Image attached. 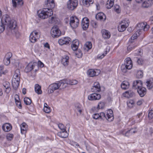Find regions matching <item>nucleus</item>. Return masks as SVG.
I'll use <instances>...</instances> for the list:
<instances>
[{"label": "nucleus", "mask_w": 153, "mask_h": 153, "mask_svg": "<svg viewBox=\"0 0 153 153\" xmlns=\"http://www.w3.org/2000/svg\"><path fill=\"white\" fill-rule=\"evenodd\" d=\"M53 14L52 10L48 8H45L37 11L38 16L42 19H45L51 16Z\"/></svg>", "instance_id": "obj_1"}, {"label": "nucleus", "mask_w": 153, "mask_h": 153, "mask_svg": "<svg viewBox=\"0 0 153 153\" xmlns=\"http://www.w3.org/2000/svg\"><path fill=\"white\" fill-rule=\"evenodd\" d=\"M20 71L19 69L16 70L15 72L12 80V85L15 89L18 87L20 82Z\"/></svg>", "instance_id": "obj_2"}, {"label": "nucleus", "mask_w": 153, "mask_h": 153, "mask_svg": "<svg viewBox=\"0 0 153 153\" xmlns=\"http://www.w3.org/2000/svg\"><path fill=\"white\" fill-rule=\"evenodd\" d=\"M64 82L63 81H61L57 83H54L51 85L49 86V88L48 91V92L49 94L53 93L55 90L59 89L61 87H62L63 88V86Z\"/></svg>", "instance_id": "obj_3"}, {"label": "nucleus", "mask_w": 153, "mask_h": 153, "mask_svg": "<svg viewBox=\"0 0 153 153\" xmlns=\"http://www.w3.org/2000/svg\"><path fill=\"white\" fill-rule=\"evenodd\" d=\"M1 21L2 23H4V25H7V27H11L10 24L9 23H13V25L14 27H15L16 21L13 19H11L9 16L7 14H5L3 15L1 19Z\"/></svg>", "instance_id": "obj_4"}, {"label": "nucleus", "mask_w": 153, "mask_h": 153, "mask_svg": "<svg viewBox=\"0 0 153 153\" xmlns=\"http://www.w3.org/2000/svg\"><path fill=\"white\" fill-rule=\"evenodd\" d=\"M149 27V25H148L146 22H145L138 24L136 28L137 30H139V32L141 33L143 30L144 31L148 30Z\"/></svg>", "instance_id": "obj_5"}, {"label": "nucleus", "mask_w": 153, "mask_h": 153, "mask_svg": "<svg viewBox=\"0 0 153 153\" xmlns=\"http://www.w3.org/2000/svg\"><path fill=\"white\" fill-rule=\"evenodd\" d=\"M69 24L72 28H76L79 25V20L76 17L72 16L70 18Z\"/></svg>", "instance_id": "obj_6"}, {"label": "nucleus", "mask_w": 153, "mask_h": 153, "mask_svg": "<svg viewBox=\"0 0 153 153\" xmlns=\"http://www.w3.org/2000/svg\"><path fill=\"white\" fill-rule=\"evenodd\" d=\"M40 34L39 32L36 30L33 31L30 34L29 37L30 41L32 43H35L39 39Z\"/></svg>", "instance_id": "obj_7"}, {"label": "nucleus", "mask_w": 153, "mask_h": 153, "mask_svg": "<svg viewBox=\"0 0 153 153\" xmlns=\"http://www.w3.org/2000/svg\"><path fill=\"white\" fill-rule=\"evenodd\" d=\"M51 33V36L53 38H57L61 35L60 31L56 26H53L52 27Z\"/></svg>", "instance_id": "obj_8"}, {"label": "nucleus", "mask_w": 153, "mask_h": 153, "mask_svg": "<svg viewBox=\"0 0 153 153\" xmlns=\"http://www.w3.org/2000/svg\"><path fill=\"white\" fill-rule=\"evenodd\" d=\"M77 0H69L67 3V8L70 10H73L78 5Z\"/></svg>", "instance_id": "obj_9"}, {"label": "nucleus", "mask_w": 153, "mask_h": 153, "mask_svg": "<svg viewBox=\"0 0 153 153\" xmlns=\"http://www.w3.org/2000/svg\"><path fill=\"white\" fill-rule=\"evenodd\" d=\"M101 98V95L98 93H94L89 95L88 97V99L91 101L97 100Z\"/></svg>", "instance_id": "obj_10"}, {"label": "nucleus", "mask_w": 153, "mask_h": 153, "mask_svg": "<svg viewBox=\"0 0 153 153\" xmlns=\"http://www.w3.org/2000/svg\"><path fill=\"white\" fill-rule=\"evenodd\" d=\"M128 24L126 21L123 20L118 26V30L120 32H123L128 26Z\"/></svg>", "instance_id": "obj_11"}, {"label": "nucleus", "mask_w": 153, "mask_h": 153, "mask_svg": "<svg viewBox=\"0 0 153 153\" xmlns=\"http://www.w3.org/2000/svg\"><path fill=\"white\" fill-rule=\"evenodd\" d=\"M71 41V39L70 38L66 37L62 38L59 39L58 42L59 45H62L69 44Z\"/></svg>", "instance_id": "obj_12"}, {"label": "nucleus", "mask_w": 153, "mask_h": 153, "mask_svg": "<svg viewBox=\"0 0 153 153\" xmlns=\"http://www.w3.org/2000/svg\"><path fill=\"white\" fill-rule=\"evenodd\" d=\"M114 118L112 110L110 109L107 111L106 116L105 115V117L104 118V119H106L108 121L111 122L113 120Z\"/></svg>", "instance_id": "obj_13"}, {"label": "nucleus", "mask_w": 153, "mask_h": 153, "mask_svg": "<svg viewBox=\"0 0 153 153\" xmlns=\"http://www.w3.org/2000/svg\"><path fill=\"white\" fill-rule=\"evenodd\" d=\"M100 71L99 70L96 69L95 70L93 69L89 70L87 72L88 74L91 77L98 75L100 73Z\"/></svg>", "instance_id": "obj_14"}, {"label": "nucleus", "mask_w": 153, "mask_h": 153, "mask_svg": "<svg viewBox=\"0 0 153 153\" xmlns=\"http://www.w3.org/2000/svg\"><path fill=\"white\" fill-rule=\"evenodd\" d=\"M81 25L83 29L86 30L89 25V20L86 17L83 18L82 21Z\"/></svg>", "instance_id": "obj_15"}, {"label": "nucleus", "mask_w": 153, "mask_h": 153, "mask_svg": "<svg viewBox=\"0 0 153 153\" xmlns=\"http://www.w3.org/2000/svg\"><path fill=\"white\" fill-rule=\"evenodd\" d=\"M100 86L99 82H95L92 88L91 89V91L94 92H98L100 91Z\"/></svg>", "instance_id": "obj_16"}, {"label": "nucleus", "mask_w": 153, "mask_h": 153, "mask_svg": "<svg viewBox=\"0 0 153 153\" xmlns=\"http://www.w3.org/2000/svg\"><path fill=\"white\" fill-rule=\"evenodd\" d=\"M127 67L128 70L131 69L132 67V63L131 59L129 57L127 58L125 60L124 64Z\"/></svg>", "instance_id": "obj_17"}, {"label": "nucleus", "mask_w": 153, "mask_h": 153, "mask_svg": "<svg viewBox=\"0 0 153 153\" xmlns=\"http://www.w3.org/2000/svg\"><path fill=\"white\" fill-rule=\"evenodd\" d=\"M105 117V114L103 112L94 114L93 115V118L95 119H104Z\"/></svg>", "instance_id": "obj_18"}, {"label": "nucleus", "mask_w": 153, "mask_h": 153, "mask_svg": "<svg viewBox=\"0 0 153 153\" xmlns=\"http://www.w3.org/2000/svg\"><path fill=\"white\" fill-rule=\"evenodd\" d=\"M69 57L67 55L63 56L61 60V62L65 66H67L69 63Z\"/></svg>", "instance_id": "obj_19"}, {"label": "nucleus", "mask_w": 153, "mask_h": 153, "mask_svg": "<svg viewBox=\"0 0 153 153\" xmlns=\"http://www.w3.org/2000/svg\"><path fill=\"white\" fill-rule=\"evenodd\" d=\"M36 64V63L30 62L29 63L26 67L25 69V71L27 73L31 71L33 69Z\"/></svg>", "instance_id": "obj_20"}, {"label": "nucleus", "mask_w": 153, "mask_h": 153, "mask_svg": "<svg viewBox=\"0 0 153 153\" xmlns=\"http://www.w3.org/2000/svg\"><path fill=\"white\" fill-rule=\"evenodd\" d=\"M83 111V108L81 105L79 104H77L76 105L75 107V111L78 116L81 115Z\"/></svg>", "instance_id": "obj_21"}, {"label": "nucleus", "mask_w": 153, "mask_h": 153, "mask_svg": "<svg viewBox=\"0 0 153 153\" xmlns=\"http://www.w3.org/2000/svg\"><path fill=\"white\" fill-rule=\"evenodd\" d=\"M96 18L98 20H100L101 21H104L106 19V17L104 13L100 12L98 13L96 15Z\"/></svg>", "instance_id": "obj_22"}, {"label": "nucleus", "mask_w": 153, "mask_h": 153, "mask_svg": "<svg viewBox=\"0 0 153 153\" xmlns=\"http://www.w3.org/2000/svg\"><path fill=\"white\" fill-rule=\"evenodd\" d=\"M13 6L16 7L22 6L23 4L22 0H12Z\"/></svg>", "instance_id": "obj_23"}, {"label": "nucleus", "mask_w": 153, "mask_h": 153, "mask_svg": "<svg viewBox=\"0 0 153 153\" xmlns=\"http://www.w3.org/2000/svg\"><path fill=\"white\" fill-rule=\"evenodd\" d=\"M142 82L140 80H136L134 82L133 85V88L134 89H137L142 87Z\"/></svg>", "instance_id": "obj_24"}, {"label": "nucleus", "mask_w": 153, "mask_h": 153, "mask_svg": "<svg viewBox=\"0 0 153 153\" xmlns=\"http://www.w3.org/2000/svg\"><path fill=\"white\" fill-rule=\"evenodd\" d=\"M21 133L22 134H25L28 129V126L25 123H22L20 125Z\"/></svg>", "instance_id": "obj_25"}, {"label": "nucleus", "mask_w": 153, "mask_h": 153, "mask_svg": "<svg viewBox=\"0 0 153 153\" xmlns=\"http://www.w3.org/2000/svg\"><path fill=\"white\" fill-rule=\"evenodd\" d=\"M79 45V42L78 40L75 39L72 42L71 45V48L73 51H76L78 48V46Z\"/></svg>", "instance_id": "obj_26"}, {"label": "nucleus", "mask_w": 153, "mask_h": 153, "mask_svg": "<svg viewBox=\"0 0 153 153\" xmlns=\"http://www.w3.org/2000/svg\"><path fill=\"white\" fill-rule=\"evenodd\" d=\"M146 89L142 86L137 89L138 93L141 97H143L145 95L146 93Z\"/></svg>", "instance_id": "obj_27"}, {"label": "nucleus", "mask_w": 153, "mask_h": 153, "mask_svg": "<svg viewBox=\"0 0 153 153\" xmlns=\"http://www.w3.org/2000/svg\"><path fill=\"white\" fill-rule=\"evenodd\" d=\"M101 32L103 37L105 39H109L111 36L110 33L108 30H102Z\"/></svg>", "instance_id": "obj_28"}, {"label": "nucleus", "mask_w": 153, "mask_h": 153, "mask_svg": "<svg viewBox=\"0 0 153 153\" xmlns=\"http://www.w3.org/2000/svg\"><path fill=\"white\" fill-rule=\"evenodd\" d=\"M2 128L3 131L6 132L10 131L12 129L11 125L8 123L4 124L2 126Z\"/></svg>", "instance_id": "obj_29"}, {"label": "nucleus", "mask_w": 153, "mask_h": 153, "mask_svg": "<svg viewBox=\"0 0 153 153\" xmlns=\"http://www.w3.org/2000/svg\"><path fill=\"white\" fill-rule=\"evenodd\" d=\"M134 95V92L131 90L126 91L123 94V96L127 98L132 97Z\"/></svg>", "instance_id": "obj_30"}, {"label": "nucleus", "mask_w": 153, "mask_h": 153, "mask_svg": "<svg viewBox=\"0 0 153 153\" xmlns=\"http://www.w3.org/2000/svg\"><path fill=\"white\" fill-rule=\"evenodd\" d=\"M152 3V0H147L143 2L142 7L144 8H147L151 6Z\"/></svg>", "instance_id": "obj_31"}, {"label": "nucleus", "mask_w": 153, "mask_h": 153, "mask_svg": "<svg viewBox=\"0 0 153 153\" xmlns=\"http://www.w3.org/2000/svg\"><path fill=\"white\" fill-rule=\"evenodd\" d=\"M57 134L59 137L62 138H66L68 135V134L66 130H65V131H62L58 132Z\"/></svg>", "instance_id": "obj_32"}, {"label": "nucleus", "mask_w": 153, "mask_h": 153, "mask_svg": "<svg viewBox=\"0 0 153 153\" xmlns=\"http://www.w3.org/2000/svg\"><path fill=\"white\" fill-rule=\"evenodd\" d=\"M3 86L5 88V92L7 94L8 93L10 90V83L7 82H5L3 83Z\"/></svg>", "instance_id": "obj_33"}, {"label": "nucleus", "mask_w": 153, "mask_h": 153, "mask_svg": "<svg viewBox=\"0 0 153 153\" xmlns=\"http://www.w3.org/2000/svg\"><path fill=\"white\" fill-rule=\"evenodd\" d=\"M35 92L38 94H41L42 93L41 87L38 84H36L35 85Z\"/></svg>", "instance_id": "obj_34"}, {"label": "nucleus", "mask_w": 153, "mask_h": 153, "mask_svg": "<svg viewBox=\"0 0 153 153\" xmlns=\"http://www.w3.org/2000/svg\"><path fill=\"white\" fill-rule=\"evenodd\" d=\"M92 48V44L90 42H87L84 47V49L86 51H88Z\"/></svg>", "instance_id": "obj_35"}, {"label": "nucleus", "mask_w": 153, "mask_h": 153, "mask_svg": "<svg viewBox=\"0 0 153 153\" xmlns=\"http://www.w3.org/2000/svg\"><path fill=\"white\" fill-rule=\"evenodd\" d=\"M114 0H108L107 1L105 5L106 7L108 9H110L114 5Z\"/></svg>", "instance_id": "obj_36"}, {"label": "nucleus", "mask_w": 153, "mask_h": 153, "mask_svg": "<svg viewBox=\"0 0 153 153\" xmlns=\"http://www.w3.org/2000/svg\"><path fill=\"white\" fill-rule=\"evenodd\" d=\"M129 86V84L128 82L126 81H123L121 84V88L124 89H126L128 88Z\"/></svg>", "instance_id": "obj_37"}, {"label": "nucleus", "mask_w": 153, "mask_h": 153, "mask_svg": "<svg viewBox=\"0 0 153 153\" xmlns=\"http://www.w3.org/2000/svg\"><path fill=\"white\" fill-rule=\"evenodd\" d=\"M128 131V129H123L120 131V133L125 136H129V132Z\"/></svg>", "instance_id": "obj_38"}, {"label": "nucleus", "mask_w": 153, "mask_h": 153, "mask_svg": "<svg viewBox=\"0 0 153 153\" xmlns=\"http://www.w3.org/2000/svg\"><path fill=\"white\" fill-rule=\"evenodd\" d=\"M58 20V19L57 17L55 16H53L49 19V22L51 24H56Z\"/></svg>", "instance_id": "obj_39"}, {"label": "nucleus", "mask_w": 153, "mask_h": 153, "mask_svg": "<svg viewBox=\"0 0 153 153\" xmlns=\"http://www.w3.org/2000/svg\"><path fill=\"white\" fill-rule=\"evenodd\" d=\"M64 82V83H66L68 84L71 85H75L77 84L78 83V81L75 80H69L67 82L65 81Z\"/></svg>", "instance_id": "obj_40"}, {"label": "nucleus", "mask_w": 153, "mask_h": 153, "mask_svg": "<svg viewBox=\"0 0 153 153\" xmlns=\"http://www.w3.org/2000/svg\"><path fill=\"white\" fill-rule=\"evenodd\" d=\"M93 0H83V4L86 6H89L90 4H92L93 3Z\"/></svg>", "instance_id": "obj_41"}, {"label": "nucleus", "mask_w": 153, "mask_h": 153, "mask_svg": "<svg viewBox=\"0 0 153 153\" xmlns=\"http://www.w3.org/2000/svg\"><path fill=\"white\" fill-rule=\"evenodd\" d=\"M127 103L128 107L130 108L133 107L134 105V100H128Z\"/></svg>", "instance_id": "obj_42"}, {"label": "nucleus", "mask_w": 153, "mask_h": 153, "mask_svg": "<svg viewBox=\"0 0 153 153\" xmlns=\"http://www.w3.org/2000/svg\"><path fill=\"white\" fill-rule=\"evenodd\" d=\"M47 4L48 6L50 5L52 8H53L54 6V1L53 0H47Z\"/></svg>", "instance_id": "obj_43"}, {"label": "nucleus", "mask_w": 153, "mask_h": 153, "mask_svg": "<svg viewBox=\"0 0 153 153\" xmlns=\"http://www.w3.org/2000/svg\"><path fill=\"white\" fill-rule=\"evenodd\" d=\"M105 106L104 103L102 102H100L97 105V108L98 109H103Z\"/></svg>", "instance_id": "obj_44"}, {"label": "nucleus", "mask_w": 153, "mask_h": 153, "mask_svg": "<svg viewBox=\"0 0 153 153\" xmlns=\"http://www.w3.org/2000/svg\"><path fill=\"white\" fill-rule=\"evenodd\" d=\"M143 73L141 71L138 70L137 71L136 76L137 78H140L143 77Z\"/></svg>", "instance_id": "obj_45"}, {"label": "nucleus", "mask_w": 153, "mask_h": 153, "mask_svg": "<svg viewBox=\"0 0 153 153\" xmlns=\"http://www.w3.org/2000/svg\"><path fill=\"white\" fill-rule=\"evenodd\" d=\"M141 33L139 32V30H137L135 33L131 37L132 40H134L137 38L138 36H139Z\"/></svg>", "instance_id": "obj_46"}, {"label": "nucleus", "mask_w": 153, "mask_h": 153, "mask_svg": "<svg viewBox=\"0 0 153 153\" xmlns=\"http://www.w3.org/2000/svg\"><path fill=\"white\" fill-rule=\"evenodd\" d=\"M25 103L27 105H30L31 102V100L30 99L27 97H25L24 99Z\"/></svg>", "instance_id": "obj_47"}, {"label": "nucleus", "mask_w": 153, "mask_h": 153, "mask_svg": "<svg viewBox=\"0 0 153 153\" xmlns=\"http://www.w3.org/2000/svg\"><path fill=\"white\" fill-rule=\"evenodd\" d=\"M129 132V136L131 134L136 133L137 131V130L136 128H132L129 130L128 129Z\"/></svg>", "instance_id": "obj_48"}, {"label": "nucleus", "mask_w": 153, "mask_h": 153, "mask_svg": "<svg viewBox=\"0 0 153 153\" xmlns=\"http://www.w3.org/2000/svg\"><path fill=\"white\" fill-rule=\"evenodd\" d=\"M75 54L76 57L78 58H81L82 55V53L80 50H78L75 53Z\"/></svg>", "instance_id": "obj_49"}, {"label": "nucleus", "mask_w": 153, "mask_h": 153, "mask_svg": "<svg viewBox=\"0 0 153 153\" xmlns=\"http://www.w3.org/2000/svg\"><path fill=\"white\" fill-rule=\"evenodd\" d=\"M128 69L127 68V67L124 64H122L121 66V70L123 73H126Z\"/></svg>", "instance_id": "obj_50"}, {"label": "nucleus", "mask_w": 153, "mask_h": 153, "mask_svg": "<svg viewBox=\"0 0 153 153\" xmlns=\"http://www.w3.org/2000/svg\"><path fill=\"white\" fill-rule=\"evenodd\" d=\"M10 24V26H11V27H7V28H9L11 30H13L14 29H16V28L17 27V23H16V24H15V27H14L13 26V25L14 24L13 23H10V22H9Z\"/></svg>", "instance_id": "obj_51"}, {"label": "nucleus", "mask_w": 153, "mask_h": 153, "mask_svg": "<svg viewBox=\"0 0 153 153\" xmlns=\"http://www.w3.org/2000/svg\"><path fill=\"white\" fill-rule=\"evenodd\" d=\"M136 123L135 120L134 119V118H130L128 121V123L131 125L134 124Z\"/></svg>", "instance_id": "obj_52"}, {"label": "nucleus", "mask_w": 153, "mask_h": 153, "mask_svg": "<svg viewBox=\"0 0 153 153\" xmlns=\"http://www.w3.org/2000/svg\"><path fill=\"white\" fill-rule=\"evenodd\" d=\"M5 26L4 24L2 22H0V33L2 32L5 29Z\"/></svg>", "instance_id": "obj_53"}, {"label": "nucleus", "mask_w": 153, "mask_h": 153, "mask_svg": "<svg viewBox=\"0 0 153 153\" xmlns=\"http://www.w3.org/2000/svg\"><path fill=\"white\" fill-rule=\"evenodd\" d=\"M13 135L12 134L8 133L6 136L7 139L9 140H11L13 138Z\"/></svg>", "instance_id": "obj_54"}, {"label": "nucleus", "mask_w": 153, "mask_h": 153, "mask_svg": "<svg viewBox=\"0 0 153 153\" xmlns=\"http://www.w3.org/2000/svg\"><path fill=\"white\" fill-rule=\"evenodd\" d=\"M114 10L117 13H119L120 11L119 6L117 5H115L114 6Z\"/></svg>", "instance_id": "obj_55"}, {"label": "nucleus", "mask_w": 153, "mask_h": 153, "mask_svg": "<svg viewBox=\"0 0 153 153\" xmlns=\"http://www.w3.org/2000/svg\"><path fill=\"white\" fill-rule=\"evenodd\" d=\"M134 49L133 44L132 43H131L130 45L127 47V50L128 52H130L131 51Z\"/></svg>", "instance_id": "obj_56"}, {"label": "nucleus", "mask_w": 153, "mask_h": 153, "mask_svg": "<svg viewBox=\"0 0 153 153\" xmlns=\"http://www.w3.org/2000/svg\"><path fill=\"white\" fill-rule=\"evenodd\" d=\"M149 119H152L153 117V109L149 110L148 115Z\"/></svg>", "instance_id": "obj_57"}, {"label": "nucleus", "mask_w": 153, "mask_h": 153, "mask_svg": "<svg viewBox=\"0 0 153 153\" xmlns=\"http://www.w3.org/2000/svg\"><path fill=\"white\" fill-rule=\"evenodd\" d=\"M58 126L59 128L62 130V131H65L66 130V128L65 126L64 125L62 124L59 123L58 125Z\"/></svg>", "instance_id": "obj_58"}, {"label": "nucleus", "mask_w": 153, "mask_h": 153, "mask_svg": "<svg viewBox=\"0 0 153 153\" xmlns=\"http://www.w3.org/2000/svg\"><path fill=\"white\" fill-rule=\"evenodd\" d=\"M12 56V53L10 52L7 53L5 55V58L10 60V58Z\"/></svg>", "instance_id": "obj_59"}, {"label": "nucleus", "mask_w": 153, "mask_h": 153, "mask_svg": "<svg viewBox=\"0 0 153 153\" xmlns=\"http://www.w3.org/2000/svg\"><path fill=\"white\" fill-rule=\"evenodd\" d=\"M44 111L46 113H49L51 112V108L49 107H45L44 108Z\"/></svg>", "instance_id": "obj_60"}, {"label": "nucleus", "mask_w": 153, "mask_h": 153, "mask_svg": "<svg viewBox=\"0 0 153 153\" xmlns=\"http://www.w3.org/2000/svg\"><path fill=\"white\" fill-rule=\"evenodd\" d=\"M146 85L148 89H150L153 87L152 84L149 81H147L146 82Z\"/></svg>", "instance_id": "obj_61"}, {"label": "nucleus", "mask_w": 153, "mask_h": 153, "mask_svg": "<svg viewBox=\"0 0 153 153\" xmlns=\"http://www.w3.org/2000/svg\"><path fill=\"white\" fill-rule=\"evenodd\" d=\"M4 63L5 65H8L10 63V60L6 59L4 58Z\"/></svg>", "instance_id": "obj_62"}, {"label": "nucleus", "mask_w": 153, "mask_h": 153, "mask_svg": "<svg viewBox=\"0 0 153 153\" xmlns=\"http://www.w3.org/2000/svg\"><path fill=\"white\" fill-rule=\"evenodd\" d=\"M17 106L19 108L22 107L21 103L19 100L15 101Z\"/></svg>", "instance_id": "obj_63"}, {"label": "nucleus", "mask_w": 153, "mask_h": 153, "mask_svg": "<svg viewBox=\"0 0 153 153\" xmlns=\"http://www.w3.org/2000/svg\"><path fill=\"white\" fill-rule=\"evenodd\" d=\"M105 55V54L104 53L102 54H99L97 56V58L98 59H101L103 58Z\"/></svg>", "instance_id": "obj_64"}]
</instances>
